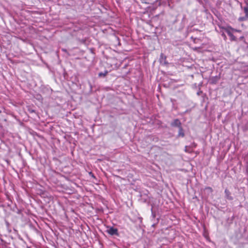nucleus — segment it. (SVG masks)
<instances>
[{
  "label": "nucleus",
  "instance_id": "7ed1b4c3",
  "mask_svg": "<svg viewBox=\"0 0 248 248\" xmlns=\"http://www.w3.org/2000/svg\"><path fill=\"white\" fill-rule=\"evenodd\" d=\"M171 124L172 126H178V127H180V125H181V123L179 121V120H178V119H176L172 122Z\"/></svg>",
  "mask_w": 248,
  "mask_h": 248
},
{
  "label": "nucleus",
  "instance_id": "423d86ee",
  "mask_svg": "<svg viewBox=\"0 0 248 248\" xmlns=\"http://www.w3.org/2000/svg\"><path fill=\"white\" fill-rule=\"evenodd\" d=\"M244 11L246 14V16L247 18H248V7H246L244 8Z\"/></svg>",
  "mask_w": 248,
  "mask_h": 248
},
{
  "label": "nucleus",
  "instance_id": "0eeeda50",
  "mask_svg": "<svg viewBox=\"0 0 248 248\" xmlns=\"http://www.w3.org/2000/svg\"><path fill=\"white\" fill-rule=\"evenodd\" d=\"M108 74V72L107 71H106L105 73H100L99 74V76L100 77H101V76H105L107 75V74Z\"/></svg>",
  "mask_w": 248,
  "mask_h": 248
},
{
  "label": "nucleus",
  "instance_id": "39448f33",
  "mask_svg": "<svg viewBox=\"0 0 248 248\" xmlns=\"http://www.w3.org/2000/svg\"><path fill=\"white\" fill-rule=\"evenodd\" d=\"M225 193L226 194V197H227V198L229 199H231V198H230V196H229L230 192L227 189H226L225 190Z\"/></svg>",
  "mask_w": 248,
  "mask_h": 248
},
{
  "label": "nucleus",
  "instance_id": "f257e3e1",
  "mask_svg": "<svg viewBox=\"0 0 248 248\" xmlns=\"http://www.w3.org/2000/svg\"><path fill=\"white\" fill-rule=\"evenodd\" d=\"M106 231L110 235L118 234V230L116 228L112 227H107Z\"/></svg>",
  "mask_w": 248,
  "mask_h": 248
},
{
  "label": "nucleus",
  "instance_id": "9b49d317",
  "mask_svg": "<svg viewBox=\"0 0 248 248\" xmlns=\"http://www.w3.org/2000/svg\"><path fill=\"white\" fill-rule=\"evenodd\" d=\"M1 111L0 110V113H1Z\"/></svg>",
  "mask_w": 248,
  "mask_h": 248
},
{
  "label": "nucleus",
  "instance_id": "1a4fd4ad",
  "mask_svg": "<svg viewBox=\"0 0 248 248\" xmlns=\"http://www.w3.org/2000/svg\"><path fill=\"white\" fill-rule=\"evenodd\" d=\"M231 38L232 39V40H235V37L233 35V36H230Z\"/></svg>",
  "mask_w": 248,
  "mask_h": 248
},
{
  "label": "nucleus",
  "instance_id": "9d476101",
  "mask_svg": "<svg viewBox=\"0 0 248 248\" xmlns=\"http://www.w3.org/2000/svg\"><path fill=\"white\" fill-rule=\"evenodd\" d=\"M240 20H244V19H243V18H240Z\"/></svg>",
  "mask_w": 248,
  "mask_h": 248
},
{
  "label": "nucleus",
  "instance_id": "6e6552de",
  "mask_svg": "<svg viewBox=\"0 0 248 248\" xmlns=\"http://www.w3.org/2000/svg\"><path fill=\"white\" fill-rule=\"evenodd\" d=\"M233 31H236V32H240V31L239 30H236V29H234V30H232Z\"/></svg>",
  "mask_w": 248,
  "mask_h": 248
},
{
  "label": "nucleus",
  "instance_id": "f03ea898",
  "mask_svg": "<svg viewBox=\"0 0 248 248\" xmlns=\"http://www.w3.org/2000/svg\"><path fill=\"white\" fill-rule=\"evenodd\" d=\"M226 31L228 33V34L230 36H233L232 32H233L232 30H234V29L232 28L231 27H228L226 29Z\"/></svg>",
  "mask_w": 248,
  "mask_h": 248
},
{
  "label": "nucleus",
  "instance_id": "20e7f679",
  "mask_svg": "<svg viewBox=\"0 0 248 248\" xmlns=\"http://www.w3.org/2000/svg\"><path fill=\"white\" fill-rule=\"evenodd\" d=\"M178 135L182 137L184 136V133L181 127H179Z\"/></svg>",
  "mask_w": 248,
  "mask_h": 248
}]
</instances>
